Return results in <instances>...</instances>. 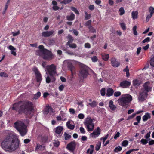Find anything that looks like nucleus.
<instances>
[{
  "label": "nucleus",
  "instance_id": "f257e3e1",
  "mask_svg": "<svg viewBox=\"0 0 154 154\" xmlns=\"http://www.w3.org/2000/svg\"><path fill=\"white\" fill-rule=\"evenodd\" d=\"M20 142L16 134L11 132L2 141L1 146L5 151L12 152L15 151L19 146Z\"/></svg>",
  "mask_w": 154,
  "mask_h": 154
},
{
  "label": "nucleus",
  "instance_id": "f03ea898",
  "mask_svg": "<svg viewBox=\"0 0 154 154\" xmlns=\"http://www.w3.org/2000/svg\"><path fill=\"white\" fill-rule=\"evenodd\" d=\"M132 100V96L129 94H122L117 100L118 104L122 106H128Z\"/></svg>",
  "mask_w": 154,
  "mask_h": 154
},
{
  "label": "nucleus",
  "instance_id": "7ed1b4c3",
  "mask_svg": "<svg viewBox=\"0 0 154 154\" xmlns=\"http://www.w3.org/2000/svg\"><path fill=\"white\" fill-rule=\"evenodd\" d=\"M14 127L21 136H24L26 134V126L22 122L18 121L14 123Z\"/></svg>",
  "mask_w": 154,
  "mask_h": 154
},
{
  "label": "nucleus",
  "instance_id": "20e7f679",
  "mask_svg": "<svg viewBox=\"0 0 154 154\" xmlns=\"http://www.w3.org/2000/svg\"><path fill=\"white\" fill-rule=\"evenodd\" d=\"M20 109L26 114H30L33 110V104L32 102H26L21 105Z\"/></svg>",
  "mask_w": 154,
  "mask_h": 154
},
{
  "label": "nucleus",
  "instance_id": "39448f33",
  "mask_svg": "<svg viewBox=\"0 0 154 154\" xmlns=\"http://www.w3.org/2000/svg\"><path fill=\"white\" fill-rule=\"evenodd\" d=\"M84 123L88 131H91L93 130L94 125L92 119L90 117H88L85 118Z\"/></svg>",
  "mask_w": 154,
  "mask_h": 154
},
{
  "label": "nucleus",
  "instance_id": "423d86ee",
  "mask_svg": "<svg viewBox=\"0 0 154 154\" xmlns=\"http://www.w3.org/2000/svg\"><path fill=\"white\" fill-rule=\"evenodd\" d=\"M80 70L79 75L83 78H86L88 74V67L82 64H80Z\"/></svg>",
  "mask_w": 154,
  "mask_h": 154
},
{
  "label": "nucleus",
  "instance_id": "0eeeda50",
  "mask_svg": "<svg viewBox=\"0 0 154 154\" xmlns=\"http://www.w3.org/2000/svg\"><path fill=\"white\" fill-rule=\"evenodd\" d=\"M46 69L47 71L51 76H54L57 74L56 71V66L54 64H52L47 66Z\"/></svg>",
  "mask_w": 154,
  "mask_h": 154
},
{
  "label": "nucleus",
  "instance_id": "6e6552de",
  "mask_svg": "<svg viewBox=\"0 0 154 154\" xmlns=\"http://www.w3.org/2000/svg\"><path fill=\"white\" fill-rule=\"evenodd\" d=\"M101 129L99 127L94 129L92 133L90 134V137L92 138H95L98 137L100 134Z\"/></svg>",
  "mask_w": 154,
  "mask_h": 154
},
{
  "label": "nucleus",
  "instance_id": "1a4fd4ad",
  "mask_svg": "<svg viewBox=\"0 0 154 154\" xmlns=\"http://www.w3.org/2000/svg\"><path fill=\"white\" fill-rule=\"evenodd\" d=\"M72 61L71 60H66L64 62L65 63H66L67 65V66L69 68L71 72V75L72 76L75 74V70L74 67L72 64Z\"/></svg>",
  "mask_w": 154,
  "mask_h": 154
},
{
  "label": "nucleus",
  "instance_id": "9d476101",
  "mask_svg": "<svg viewBox=\"0 0 154 154\" xmlns=\"http://www.w3.org/2000/svg\"><path fill=\"white\" fill-rule=\"evenodd\" d=\"M63 129L62 126H58L55 128V135L57 137H60L62 135Z\"/></svg>",
  "mask_w": 154,
  "mask_h": 154
},
{
  "label": "nucleus",
  "instance_id": "9b49d317",
  "mask_svg": "<svg viewBox=\"0 0 154 154\" xmlns=\"http://www.w3.org/2000/svg\"><path fill=\"white\" fill-rule=\"evenodd\" d=\"M33 70L35 73V75L37 79V81L38 82H41L42 80V77L41 73L38 70L37 68L34 67L33 68Z\"/></svg>",
  "mask_w": 154,
  "mask_h": 154
},
{
  "label": "nucleus",
  "instance_id": "f8f14e48",
  "mask_svg": "<svg viewBox=\"0 0 154 154\" xmlns=\"http://www.w3.org/2000/svg\"><path fill=\"white\" fill-rule=\"evenodd\" d=\"M147 95V92L145 90H143L142 92L140 94L138 97L139 100L141 101H144Z\"/></svg>",
  "mask_w": 154,
  "mask_h": 154
},
{
  "label": "nucleus",
  "instance_id": "ddd939ff",
  "mask_svg": "<svg viewBox=\"0 0 154 154\" xmlns=\"http://www.w3.org/2000/svg\"><path fill=\"white\" fill-rule=\"evenodd\" d=\"M43 54H44L43 58L45 59L50 60L52 59V54L51 52L48 50L46 51Z\"/></svg>",
  "mask_w": 154,
  "mask_h": 154
},
{
  "label": "nucleus",
  "instance_id": "4468645a",
  "mask_svg": "<svg viewBox=\"0 0 154 154\" xmlns=\"http://www.w3.org/2000/svg\"><path fill=\"white\" fill-rule=\"evenodd\" d=\"M39 50L36 52V54L37 55H41L42 54H43L47 50L44 48V46L42 45H40L38 47Z\"/></svg>",
  "mask_w": 154,
  "mask_h": 154
},
{
  "label": "nucleus",
  "instance_id": "2eb2a0df",
  "mask_svg": "<svg viewBox=\"0 0 154 154\" xmlns=\"http://www.w3.org/2000/svg\"><path fill=\"white\" fill-rule=\"evenodd\" d=\"M110 61L112 66L114 67H117L120 65V63L115 58H112L110 59Z\"/></svg>",
  "mask_w": 154,
  "mask_h": 154
},
{
  "label": "nucleus",
  "instance_id": "dca6fc26",
  "mask_svg": "<svg viewBox=\"0 0 154 154\" xmlns=\"http://www.w3.org/2000/svg\"><path fill=\"white\" fill-rule=\"evenodd\" d=\"M54 32L53 30L44 31L42 33V36L44 37H48L53 35Z\"/></svg>",
  "mask_w": 154,
  "mask_h": 154
},
{
  "label": "nucleus",
  "instance_id": "f3484780",
  "mask_svg": "<svg viewBox=\"0 0 154 154\" xmlns=\"http://www.w3.org/2000/svg\"><path fill=\"white\" fill-rule=\"evenodd\" d=\"M144 87L146 92L150 91L152 88L150 83L148 82H146L144 85Z\"/></svg>",
  "mask_w": 154,
  "mask_h": 154
},
{
  "label": "nucleus",
  "instance_id": "a211bd4d",
  "mask_svg": "<svg viewBox=\"0 0 154 154\" xmlns=\"http://www.w3.org/2000/svg\"><path fill=\"white\" fill-rule=\"evenodd\" d=\"M67 148L71 152H73L75 148V144L74 143L71 142L67 145Z\"/></svg>",
  "mask_w": 154,
  "mask_h": 154
},
{
  "label": "nucleus",
  "instance_id": "6ab92c4d",
  "mask_svg": "<svg viewBox=\"0 0 154 154\" xmlns=\"http://www.w3.org/2000/svg\"><path fill=\"white\" fill-rule=\"evenodd\" d=\"M131 83L129 81H124L121 82L120 86L123 88H127L130 85Z\"/></svg>",
  "mask_w": 154,
  "mask_h": 154
},
{
  "label": "nucleus",
  "instance_id": "aec40b11",
  "mask_svg": "<svg viewBox=\"0 0 154 154\" xmlns=\"http://www.w3.org/2000/svg\"><path fill=\"white\" fill-rule=\"evenodd\" d=\"M151 118V115L150 113L148 112H146L144 115L142 117V120L143 121H146L148 119Z\"/></svg>",
  "mask_w": 154,
  "mask_h": 154
},
{
  "label": "nucleus",
  "instance_id": "412c9836",
  "mask_svg": "<svg viewBox=\"0 0 154 154\" xmlns=\"http://www.w3.org/2000/svg\"><path fill=\"white\" fill-rule=\"evenodd\" d=\"M114 92L113 90L110 88H108L107 90L106 95L108 97L112 96Z\"/></svg>",
  "mask_w": 154,
  "mask_h": 154
},
{
  "label": "nucleus",
  "instance_id": "4be33fe9",
  "mask_svg": "<svg viewBox=\"0 0 154 154\" xmlns=\"http://www.w3.org/2000/svg\"><path fill=\"white\" fill-rule=\"evenodd\" d=\"M109 105L110 109L112 110H115L116 109V107L113 104V102L112 100H111L109 101Z\"/></svg>",
  "mask_w": 154,
  "mask_h": 154
},
{
  "label": "nucleus",
  "instance_id": "5701e85b",
  "mask_svg": "<svg viewBox=\"0 0 154 154\" xmlns=\"http://www.w3.org/2000/svg\"><path fill=\"white\" fill-rule=\"evenodd\" d=\"M45 149V146L39 144H37L36 147L35 149V151H39V150H43Z\"/></svg>",
  "mask_w": 154,
  "mask_h": 154
},
{
  "label": "nucleus",
  "instance_id": "b1692460",
  "mask_svg": "<svg viewBox=\"0 0 154 154\" xmlns=\"http://www.w3.org/2000/svg\"><path fill=\"white\" fill-rule=\"evenodd\" d=\"M101 56L103 59L105 61H107L109 57V54L105 53L102 54Z\"/></svg>",
  "mask_w": 154,
  "mask_h": 154
},
{
  "label": "nucleus",
  "instance_id": "393cba45",
  "mask_svg": "<svg viewBox=\"0 0 154 154\" xmlns=\"http://www.w3.org/2000/svg\"><path fill=\"white\" fill-rule=\"evenodd\" d=\"M52 3L53 5V9L54 10H57L59 9V7L57 6V3L55 1H53L52 2Z\"/></svg>",
  "mask_w": 154,
  "mask_h": 154
},
{
  "label": "nucleus",
  "instance_id": "a878e982",
  "mask_svg": "<svg viewBox=\"0 0 154 154\" xmlns=\"http://www.w3.org/2000/svg\"><path fill=\"white\" fill-rule=\"evenodd\" d=\"M52 78V79H51L49 76H48L46 79V81L47 83H49L51 82H53L55 81V79L53 77L51 76Z\"/></svg>",
  "mask_w": 154,
  "mask_h": 154
},
{
  "label": "nucleus",
  "instance_id": "bb28decb",
  "mask_svg": "<svg viewBox=\"0 0 154 154\" xmlns=\"http://www.w3.org/2000/svg\"><path fill=\"white\" fill-rule=\"evenodd\" d=\"M75 17V15L72 13L70 15L66 17V18L68 20H72L74 19Z\"/></svg>",
  "mask_w": 154,
  "mask_h": 154
},
{
  "label": "nucleus",
  "instance_id": "cd10ccee",
  "mask_svg": "<svg viewBox=\"0 0 154 154\" xmlns=\"http://www.w3.org/2000/svg\"><path fill=\"white\" fill-rule=\"evenodd\" d=\"M67 38L68 39V41L66 45L71 43L74 40L73 38L70 35H68Z\"/></svg>",
  "mask_w": 154,
  "mask_h": 154
},
{
  "label": "nucleus",
  "instance_id": "c85d7f7f",
  "mask_svg": "<svg viewBox=\"0 0 154 154\" xmlns=\"http://www.w3.org/2000/svg\"><path fill=\"white\" fill-rule=\"evenodd\" d=\"M138 14V13L137 11H133L131 14L132 18L134 19L137 18Z\"/></svg>",
  "mask_w": 154,
  "mask_h": 154
},
{
  "label": "nucleus",
  "instance_id": "c756f323",
  "mask_svg": "<svg viewBox=\"0 0 154 154\" xmlns=\"http://www.w3.org/2000/svg\"><path fill=\"white\" fill-rule=\"evenodd\" d=\"M66 125L67 127L70 129L72 130L74 128L75 126L71 124L69 122H67Z\"/></svg>",
  "mask_w": 154,
  "mask_h": 154
},
{
  "label": "nucleus",
  "instance_id": "7c9ffc66",
  "mask_svg": "<svg viewBox=\"0 0 154 154\" xmlns=\"http://www.w3.org/2000/svg\"><path fill=\"white\" fill-rule=\"evenodd\" d=\"M69 46V47L72 48H75L77 47V45L75 43H69L66 45Z\"/></svg>",
  "mask_w": 154,
  "mask_h": 154
},
{
  "label": "nucleus",
  "instance_id": "2f4dec72",
  "mask_svg": "<svg viewBox=\"0 0 154 154\" xmlns=\"http://www.w3.org/2000/svg\"><path fill=\"white\" fill-rule=\"evenodd\" d=\"M101 146V142H98L96 144V146L95 147V150L97 151H98L100 148Z\"/></svg>",
  "mask_w": 154,
  "mask_h": 154
},
{
  "label": "nucleus",
  "instance_id": "473e14b6",
  "mask_svg": "<svg viewBox=\"0 0 154 154\" xmlns=\"http://www.w3.org/2000/svg\"><path fill=\"white\" fill-rule=\"evenodd\" d=\"M41 96V93L40 92H38L36 94L34 95L33 99H38Z\"/></svg>",
  "mask_w": 154,
  "mask_h": 154
},
{
  "label": "nucleus",
  "instance_id": "72a5a7b5",
  "mask_svg": "<svg viewBox=\"0 0 154 154\" xmlns=\"http://www.w3.org/2000/svg\"><path fill=\"white\" fill-rule=\"evenodd\" d=\"M149 11L150 14L153 15L154 13V8L152 6L150 7L149 8Z\"/></svg>",
  "mask_w": 154,
  "mask_h": 154
},
{
  "label": "nucleus",
  "instance_id": "f704fd0d",
  "mask_svg": "<svg viewBox=\"0 0 154 154\" xmlns=\"http://www.w3.org/2000/svg\"><path fill=\"white\" fill-rule=\"evenodd\" d=\"M119 11V14L120 15H123L125 13V11L123 7L120 8Z\"/></svg>",
  "mask_w": 154,
  "mask_h": 154
},
{
  "label": "nucleus",
  "instance_id": "c9c22d12",
  "mask_svg": "<svg viewBox=\"0 0 154 154\" xmlns=\"http://www.w3.org/2000/svg\"><path fill=\"white\" fill-rule=\"evenodd\" d=\"M122 149V147L118 146L116 147L114 150V152H118L119 151H120Z\"/></svg>",
  "mask_w": 154,
  "mask_h": 154
},
{
  "label": "nucleus",
  "instance_id": "e433bc0d",
  "mask_svg": "<svg viewBox=\"0 0 154 154\" xmlns=\"http://www.w3.org/2000/svg\"><path fill=\"white\" fill-rule=\"evenodd\" d=\"M137 26H135L133 28L132 30L133 32V34L134 35H137V32L136 31Z\"/></svg>",
  "mask_w": 154,
  "mask_h": 154
},
{
  "label": "nucleus",
  "instance_id": "4c0bfd02",
  "mask_svg": "<svg viewBox=\"0 0 154 154\" xmlns=\"http://www.w3.org/2000/svg\"><path fill=\"white\" fill-rule=\"evenodd\" d=\"M97 104V102L94 101L92 102L89 103V105L92 107L96 106Z\"/></svg>",
  "mask_w": 154,
  "mask_h": 154
},
{
  "label": "nucleus",
  "instance_id": "58836bf2",
  "mask_svg": "<svg viewBox=\"0 0 154 154\" xmlns=\"http://www.w3.org/2000/svg\"><path fill=\"white\" fill-rule=\"evenodd\" d=\"M64 135L65 137V139L66 140H68L71 137V136L66 132H65L64 133Z\"/></svg>",
  "mask_w": 154,
  "mask_h": 154
},
{
  "label": "nucleus",
  "instance_id": "ea45409f",
  "mask_svg": "<svg viewBox=\"0 0 154 154\" xmlns=\"http://www.w3.org/2000/svg\"><path fill=\"white\" fill-rule=\"evenodd\" d=\"M9 2H10V0H8L6 3V4L5 5V8H4V10L3 11V14H4L5 13L6 11L7 10V9L8 7V5L9 3Z\"/></svg>",
  "mask_w": 154,
  "mask_h": 154
},
{
  "label": "nucleus",
  "instance_id": "a19ab883",
  "mask_svg": "<svg viewBox=\"0 0 154 154\" xmlns=\"http://www.w3.org/2000/svg\"><path fill=\"white\" fill-rule=\"evenodd\" d=\"M72 0H64L63 1L60 2V3L61 4H67L69 3L72 1Z\"/></svg>",
  "mask_w": 154,
  "mask_h": 154
},
{
  "label": "nucleus",
  "instance_id": "79ce46f5",
  "mask_svg": "<svg viewBox=\"0 0 154 154\" xmlns=\"http://www.w3.org/2000/svg\"><path fill=\"white\" fill-rule=\"evenodd\" d=\"M128 142L127 140H124L122 143V145L123 146L126 147L128 144Z\"/></svg>",
  "mask_w": 154,
  "mask_h": 154
},
{
  "label": "nucleus",
  "instance_id": "37998d69",
  "mask_svg": "<svg viewBox=\"0 0 154 154\" xmlns=\"http://www.w3.org/2000/svg\"><path fill=\"white\" fill-rule=\"evenodd\" d=\"M0 76L1 77H8V75L5 72H1L0 73Z\"/></svg>",
  "mask_w": 154,
  "mask_h": 154
},
{
  "label": "nucleus",
  "instance_id": "c03bdc74",
  "mask_svg": "<svg viewBox=\"0 0 154 154\" xmlns=\"http://www.w3.org/2000/svg\"><path fill=\"white\" fill-rule=\"evenodd\" d=\"M71 9L72 10L75 12L76 14H79V12L77 10L75 7H71Z\"/></svg>",
  "mask_w": 154,
  "mask_h": 154
},
{
  "label": "nucleus",
  "instance_id": "a18cd8bd",
  "mask_svg": "<svg viewBox=\"0 0 154 154\" xmlns=\"http://www.w3.org/2000/svg\"><path fill=\"white\" fill-rule=\"evenodd\" d=\"M133 83L134 85L137 86L139 85V82L137 80H134L133 81Z\"/></svg>",
  "mask_w": 154,
  "mask_h": 154
},
{
  "label": "nucleus",
  "instance_id": "49530a36",
  "mask_svg": "<svg viewBox=\"0 0 154 154\" xmlns=\"http://www.w3.org/2000/svg\"><path fill=\"white\" fill-rule=\"evenodd\" d=\"M46 109L48 112H52V108L49 106H46Z\"/></svg>",
  "mask_w": 154,
  "mask_h": 154
},
{
  "label": "nucleus",
  "instance_id": "de8ad7c7",
  "mask_svg": "<svg viewBox=\"0 0 154 154\" xmlns=\"http://www.w3.org/2000/svg\"><path fill=\"white\" fill-rule=\"evenodd\" d=\"M108 134H107L104 137H102L101 138V140H103V144H104V143L105 142V141H106V139L108 137Z\"/></svg>",
  "mask_w": 154,
  "mask_h": 154
},
{
  "label": "nucleus",
  "instance_id": "09e8293b",
  "mask_svg": "<svg viewBox=\"0 0 154 154\" xmlns=\"http://www.w3.org/2000/svg\"><path fill=\"white\" fill-rule=\"evenodd\" d=\"M140 142L143 145L146 144L147 143V141L146 140L144 139H142L140 140Z\"/></svg>",
  "mask_w": 154,
  "mask_h": 154
},
{
  "label": "nucleus",
  "instance_id": "8fccbe9b",
  "mask_svg": "<svg viewBox=\"0 0 154 154\" xmlns=\"http://www.w3.org/2000/svg\"><path fill=\"white\" fill-rule=\"evenodd\" d=\"M93 151V149H88L87 151V154H92Z\"/></svg>",
  "mask_w": 154,
  "mask_h": 154
},
{
  "label": "nucleus",
  "instance_id": "3c124183",
  "mask_svg": "<svg viewBox=\"0 0 154 154\" xmlns=\"http://www.w3.org/2000/svg\"><path fill=\"white\" fill-rule=\"evenodd\" d=\"M101 94L102 96H104L106 94L105 90V88L102 89L100 91Z\"/></svg>",
  "mask_w": 154,
  "mask_h": 154
},
{
  "label": "nucleus",
  "instance_id": "603ef678",
  "mask_svg": "<svg viewBox=\"0 0 154 154\" xmlns=\"http://www.w3.org/2000/svg\"><path fill=\"white\" fill-rule=\"evenodd\" d=\"M78 117L80 119H83L84 118L85 116L83 114L80 113L78 115Z\"/></svg>",
  "mask_w": 154,
  "mask_h": 154
},
{
  "label": "nucleus",
  "instance_id": "864d4df0",
  "mask_svg": "<svg viewBox=\"0 0 154 154\" xmlns=\"http://www.w3.org/2000/svg\"><path fill=\"white\" fill-rule=\"evenodd\" d=\"M53 144L55 146L57 147L59 144V142L58 140H55L53 142Z\"/></svg>",
  "mask_w": 154,
  "mask_h": 154
},
{
  "label": "nucleus",
  "instance_id": "5fc2aeb1",
  "mask_svg": "<svg viewBox=\"0 0 154 154\" xmlns=\"http://www.w3.org/2000/svg\"><path fill=\"white\" fill-rule=\"evenodd\" d=\"M120 24L121 28L123 30H125L126 29V25L124 23H121Z\"/></svg>",
  "mask_w": 154,
  "mask_h": 154
},
{
  "label": "nucleus",
  "instance_id": "6e6d98bb",
  "mask_svg": "<svg viewBox=\"0 0 154 154\" xmlns=\"http://www.w3.org/2000/svg\"><path fill=\"white\" fill-rule=\"evenodd\" d=\"M48 138L47 136H45L42 137V140L44 142H45L47 141Z\"/></svg>",
  "mask_w": 154,
  "mask_h": 154
},
{
  "label": "nucleus",
  "instance_id": "4d7b16f0",
  "mask_svg": "<svg viewBox=\"0 0 154 154\" xmlns=\"http://www.w3.org/2000/svg\"><path fill=\"white\" fill-rule=\"evenodd\" d=\"M150 64L151 66L154 67V57L152 58L150 60Z\"/></svg>",
  "mask_w": 154,
  "mask_h": 154
},
{
  "label": "nucleus",
  "instance_id": "13d9d810",
  "mask_svg": "<svg viewBox=\"0 0 154 154\" xmlns=\"http://www.w3.org/2000/svg\"><path fill=\"white\" fill-rule=\"evenodd\" d=\"M121 94V92L120 91L116 92L114 93V96L115 97H118L120 96Z\"/></svg>",
  "mask_w": 154,
  "mask_h": 154
},
{
  "label": "nucleus",
  "instance_id": "bf43d9fd",
  "mask_svg": "<svg viewBox=\"0 0 154 154\" xmlns=\"http://www.w3.org/2000/svg\"><path fill=\"white\" fill-rule=\"evenodd\" d=\"M152 15L151 14H148V15H147V17H146V21L147 22H148L149 21V20L150 18H151Z\"/></svg>",
  "mask_w": 154,
  "mask_h": 154
},
{
  "label": "nucleus",
  "instance_id": "052dcab7",
  "mask_svg": "<svg viewBox=\"0 0 154 154\" xmlns=\"http://www.w3.org/2000/svg\"><path fill=\"white\" fill-rule=\"evenodd\" d=\"M65 87V85H60L59 87V89L60 91H62Z\"/></svg>",
  "mask_w": 154,
  "mask_h": 154
},
{
  "label": "nucleus",
  "instance_id": "680f3d73",
  "mask_svg": "<svg viewBox=\"0 0 154 154\" xmlns=\"http://www.w3.org/2000/svg\"><path fill=\"white\" fill-rule=\"evenodd\" d=\"M8 49L10 50L13 51H15L16 50V48H14V46L12 45H10L8 47Z\"/></svg>",
  "mask_w": 154,
  "mask_h": 154
},
{
  "label": "nucleus",
  "instance_id": "e2e57ef3",
  "mask_svg": "<svg viewBox=\"0 0 154 154\" xmlns=\"http://www.w3.org/2000/svg\"><path fill=\"white\" fill-rule=\"evenodd\" d=\"M20 32L19 31H18L15 32H12V34L14 36H16L18 35H19L20 34Z\"/></svg>",
  "mask_w": 154,
  "mask_h": 154
},
{
  "label": "nucleus",
  "instance_id": "0e129e2a",
  "mask_svg": "<svg viewBox=\"0 0 154 154\" xmlns=\"http://www.w3.org/2000/svg\"><path fill=\"white\" fill-rule=\"evenodd\" d=\"M88 8L91 11L93 10L95 8L94 6L93 5H90Z\"/></svg>",
  "mask_w": 154,
  "mask_h": 154
},
{
  "label": "nucleus",
  "instance_id": "69168bd1",
  "mask_svg": "<svg viewBox=\"0 0 154 154\" xmlns=\"http://www.w3.org/2000/svg\"><path fill=\"white\" fill-rule=\"evenodd\" d=\"M150 41V38L149 37H147L144 40L142 41V42L143 43H145L147 42H148Z\"/></svg>",
  "mask_w": 154,
  "mask_h": 154
},
{
  "label": "nucleus",
  "instance_id": "338daca9",
  "mask_svg": "<svg viewBox=\"0 0 154 154\" xmlns=\"http://www.w3.org/2000/svg\"><path fill=\"white\" fill-rule=\"evenodd\" d=\"M69 112H70L72 114H74L75 113V111L74 109L72 108H71L69 109Z\"/></svg>",
  "mask_w": 154,
  "mask_h": 154
},
{
  "label": "nucleus",
  "instance_id": "774afa93",
  "mask_svg": "<svg viewBox=\"0 0 154 154\" xmlns=\"http://www.w3.org/2000/svg\"><path fill=\"white\" fill-rule=\"evenodd\" d=\"M84 46H85V48H89L91 47V45H90V44L89 43H85V45Z\"/></svg>",
  "mask_w": 154,
  "mask_h": 154
}]
</instances>
